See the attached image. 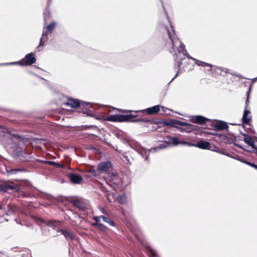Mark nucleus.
<instances>
[{"label":"nucleus","instance_id":"4be33fe9","mask_svg":"<svg viewBox=\"0 0 257 257\" xmlns=\"http://www.w3.org/2000/svg\"><path fill=\"white\" fill-rule=\"evenodd\" d=\"M167 143L169 144V147H171L172 145H173V146H177L180 144V142L178 138L173 137L170 138L168 141H167Z\"/></svg>","mask_w":257,"mask_h":257},{"label":"nucleus","instance_id":"37998d69","mask_svg":"<svg viewBox=\"0 0 257 257\" xmlns=\"http://www.w3.org/2000/svg\"><path fill=\"white\" fill-rule=\"evenodd\" d=\"M215 151L216 152H218L220 154H223V155H224V154H225V153L223 151H220L218 149H217V150H215Z\"/></svg>","mask_w":257,"mask_h":257},{"label":"nucleus","instance_id":"ea45409f","mask_svg":"<svg viewBox=\"0 0 257 257\" xmlns=\"http://www.w3.org/2000/svg\"><path fill=\"white\" fill-rule=\"evenodd\" d=\"M177 124L181 125H186L187 124V123L185 122H182V121H179L177 123Z\"/></svg>","mask_w":257,"mask_h":257},{"label":"nucleus","instance_id":"f3484780","mask_svg":"<svg viewBox=\"0 0 257 257\" xmlns=\"http://www.w3.org/2000/svg\"><path fill=\"white\" fill-rule=\"evenodd\" d=\"M208 121V119L201 115H197L195 116L194 119V121L199 124H205L207 123Z\"/></svg>","mask_w":257,"mask_h":257},{"label":"nucleus","instance_id":"a211bd4d","mask_svg":"<svg viewBox=\"0 0 257 257\" xmlns=\"http://www.w3.org/2000/svg\"><path fill=\"white\" fill-rule=\"evenodd\" d=\"M51 0H48L47 7L46 8L43 13L44 19L45 22H46L47 20L50 17V12L49 10V7L51 3Z\"/></svg>","mask_w":257,"mask_h":257},{"label":"nucleus","instance_id":"1a4fd4ad","mask_svg":"<svg viewBox=\"0 0 257 257\" xmlns=\"http://www.w3.org/2000/svg\"><path fill=\"white\" fill-rule=\"evenodd\" d=\"M36 59L33 53L27 54L25 57L22 59L23 65H30L36 62Z\"/></svg>","mask_w":257,"mask_h":257},{"label":"nucleus","instance_id":"49530a36","mask_svg":"<svg viewBox=\"0 0 257 257\" xmlns=\"http://www.w3.org/2000/svg\"><path fill=\"white\" fill-rule=\"evenodd\" d=\"M248 105V98L247 97L245 100V106H247V107Z\"/></svg>","mask_w":257,"mask_h":257},{"label":"nucleus","instance_id":"bf43d9fd","mask_svg":"<svg viewBox=\"0 0 257 257\" xmlns=\"http://www.w3.org/2000/svg\"><path fill=\"white\" fill-rule=\"evenodd\" d=\"M165 13L166 15H167V13L165 11Z\"/></svg>","mask_w":257,"mask_h":257},{"label":"nucleus","instance_id":"5701e85b","mask_svg":"<svg viewBox=\"0 0 257 257\" xmlns=\"http://www.w3.org/2000/svg\"><path fill=\"white\" fill-rule=\"evenodd\" d=\"M169 147V144L167 143V141L164 142L163 143L160 144L158 147L154 148V151H158L160 150L164 149Z\"/></svg>","mask_w":257,"mask_h":257},{"label":"nucleus","instance_id":"58836bf2","mask_svg":"<svg viewBox=\"0 0 257 257\" xmlns=\"http://www.w3.org/2000/svg\"><path fill=\"white\" fill-rule=\"evenodd\" d=\"M100 210L101 213H102L103 214H107V213L106 212V211L105 210V209L101 207L100 208Z\"/></svg>","mask_w":257,"mask_h":257},{"label":"nucleus","instance_id":"423d86ee","mask_svg":"<svg viewBox=\"0 0 257 257\" xmlns=\"http://www.w3.org/2000/svg\"><path fill=\"white\" fill-rule=\"evenodd\" d=\"M112 167V165L110 162H102L98 165L97 171L100 173H104L106 175L110 173Z\"/></svg>","mask_w":257,"mask_h":257},{"label":"nucleus","instance_id":"e2e57ef3","mask_svg":"<svg viewBox=\"0 0 257 257\" xmlns=\"http://www.w3.org/2000/svg\"><path fill=\"white\" fill-rule=\"evenodd\" d=\"M176 59H178V55H176Z\"/></svg>","mask_w":257,"mask_h":257},{"label":"nucleus","instance_id":"09e8293b","mask_svg":"<svg viewBox=\"0 0 257 257\" xmlns=\"http://www.w3.org/2000/svg\"><path fill=\"white\" fill-rule=\"evenodd\" d=\"M100 217L101 218V219H102V220H104V218H105V216H103V215H101V216H100Z\"/></svg>","mask_w":257,"mask_h":257},{"label":"nucleus","instance_id":"f8f14e48","mask_svg":"<svg viewBox=\"0 0 257 257\" xmlns=\"http://www.w3.org/2000/svg\"><path fill=\"white\" fill-rule=\"evenodd\" d=\"M69 177L71 181L74 184H80L82 181V178L78 174H70Z\"/></svg>","mask_w":257,"mask_h":257},{"label":"nucleus","instance_id":"2eb2a0df","mask_svg":"<svg viewBox=\"0 0 257 257\" xmlns=\"http://www.w3.org/2000/svg\"><path fill=\"white\" fill-rule=\"evenodd\" d=\"M160 106L159 105L147 108L145 111L149 114H156L160 111Z\"/></svg>","mask_w":257,"mask_h":257},{"label":"nucleus","instance_id":"4c0bfd02","mask_svg":"<svg viewBox=\"0 0 257 257\" xmlns=\"http://www.w3.org/2000/svg\"><path fill=\"white\" fill-rule=\"evenodd\" d=\"M147 248L150 251V252L153 256L156 255V251L155 250L152 249L150 246L147 247Z\"/></svg>","mask_w":257,"mask_h":257},{"label":"nucleus","instance_id":"c85d7f7f","mask_svg":"<svg viewBox=\"0 0 257 257\" xmlns=\"http://www.w3.org/2000/svg\"><path fill=\"white\" fill-rule=\"evenodd\" d=\"M117 200L118 202L123 204L125 203L126 201V198L125 195H122L121 196L117 197Z\"/></svg>","mask_w":257,"mask_h":257},{"label":"nucleus","instance_id":"79ce46f5","mask_svg":"<svg viewBox=\"0 0 257 257\" xmlns=\"http://www.w3.org/2000/svg\"><path fill=\"white\" fill-rule=\"evenodd\" d=\"M182 64V63L181 62V60H179V61H178L176 64V65H177V66L179 68L180 67V66H181Z\"/></svg>","mask_w":257,"mask_h":257},{"label":"nucleus","instance_id":"de8ad7c7","mask_svg":"<svg viewBox=\"0 0 257 257\" xmlns=\"http://www.w3.org/2000/svg\"><path fill=\"white\" fill-rule=\"evenodd\" d=\"M114 148L115 149V150L117 151L118 153H120V151L118 150L117 149V146H116L115 147H114Z\"/></svg>","mask_w":257,"mask_h":257},{"label":"nucleus","instance_id":"5fc2aeb1","mask_svg":"<svg viewBox=\"0 0 257 257\" xmlns=\"http://www.w3.org/2000/svg\"><path fill=\"white\" fill-rule=\"evenodd\" d=\"M254 152L257 154V150H255V151H254Z\"/></svg>","mask_w":257,"mask_h":257},{"label":"nucleus","instance_id":"20e7f679","mask_svg":"<svg viewBox=\"0 0 257 257\" xmlns=\"http://www.w3.org/2000/svg\"><path fill=\"white\" fill-rule=\"evenodd\" d=\"M106 183L111 187L115 188L116 185L118 184L119 181L118 174L116 172L110 173L104 176Z\"/></svg>","mask_w":257,"mask_h":257},{"label":"nucleus","instance_id":"864d4df0","mask_svg":"<svg viewBox=\"0 0 257 257\" xmlns=\"http://www.w3.org/2000/svg\"><path fill=\"white\" fill-rule=\"evenodd\" d=\"M162 6H163V9H164V11H165V9H164V6H163V4H162Z\"/></svg>","mask_w":257,"mask_h":257},{"label":"nucleus","instance_id":"aec40b11","mask_svg":"<svg viewBox=\"0 0 257 257\" xmlns=\"http://www.w3.org/2000/svg\"><path fill=\"white\" fill-rule=\"evenodd\" d=\"M18 210V207L15 204L9 205L7 209V215L14 213Z\"/></svg>","mask_w":257,"mask_h":257},{"label":"nucleus","instance_id":"412c9836","mask_svg":"<svg viewBox=\"0 0 257 257\" xmlns=\"http://www.w3.org/2000/svg\"><path fill=\"white\" fill-rule=\"evenodd\" d=\"M59 223H60L59 221H56V220H53L47 221L46 222V224L47 226L53 227L54 229H57Z\"/></svg>","mask_w":257,"mask_h":257},{"label":"nucleus","instance_id":"4d7b16f0","mask_svg":"<svg viewBox=\"0 0 257 257\" xmlns=\"http://www.w3.org/2000/svg\"><path fill=\"white\" fill-rule=\"evenodd\" d=\"M16 222L17 223H20V222H18V221L17 220H16Z\"/></svg>","mask_w":257,"mask_h":257},{"label":"nucleus","instance_id":"f257e3e1","mask_svg":"<svg viewBox=\"0 0 257 257\" xmlns=\"http://www.w3.org/2000/svg\"><path fill=\"white\" fill-rule=\"evenodd\" d=\"M0 136L2 137L1 142L6 148L12 149L15 152L17 156L19 157L23 161H28L26 158V153L23 151V148L20 146L24 144V139L20 136L14 135L6 127L0 128Z\"/></svg>","mask_w":257,"mask_h":257},{"label":"nucleus","instance_id":"7ed1b4c3","mask_svg":"<svg viewBox=\"0 0 257 257\" xmlns=\"http://www.w3.org/2000/svg\"><path fill=\"white\" fill-rule=\"evenodd\" d=\"M137 115L132 114H115L107 117L106 120L112 122H144L149 121L147 119H135Z\"/></svg>","mask_w":257,"mask_h":257},{"label":"nucleus","instance_id":"6ab92c4d","mask_svg":"<svg viewBox=\"0 0 257 257\" xmlns=\"http://www.w3.org/2000/svg\"><path fill=\"white\" fill-rule=\"evenodd\" d=\"M151 151L150 150H147L144 147L141 148L140 151H139L138 153L145 160H147L149 155V152Z\"/></svg>","mask_w":257,"mask_h":257},{"label":"nucleus","instance_id":"a18cd8bd","mask_svg":"<svg viewBox=\"0 0 257 257\" xmlns=\"http://www.w3.org/2000/svg\"><path fill=\"white\" fill-rule=\"evenodd\" d=\"M180 71L179 70L178 71V72L175 75V76L172 78V79L171 80V82H172L178 75V74L179 73Z\"/></svg>","mask_w":257,"mask_h":257},{"label":"nucleus","instance_id":"a19ab883","mask_svg":"<svg viewBox=\"0 0 257 257\" xmlns=\"http://www.w3.org/2000/svg\"><path fill=\"white\" fill-rule=\"evenodd\" d=\"M195 145H196V144H192V143H188V142H187V145H186L187 146H189V147H192V146L195 147Z\"/></svg>","mask_w":257,"mask_h":257},{"label":"nucleus","instance_id":"e433bc0d","mask_svg":"<svg viewBox=\"0 0 257 257\" xmlns=\"http://www.w3.org/2000/svg\"><path fill=\"white\" fill-rule=\"evenodd\" d=\"M93 219L95 221V223H99V222L101 220V218L100 217V216H94L93 217Z\"/></svg>","mask_w":257,"mask_h":257},{"label":"nucleus","instance_id":"f704fd0d","mask_svg":"<svg viewBox=\"0 0 257 257\" xmlns=\"http://www.w3.org/2000/svg\"><path fill=\"white\" fill-rule=\"evenodd\" d=\"M7 209L6 208H4L2 205L0 204V216L7 214Z\"/></svg>","mask_w":257,"mask_h":257},{"label":"nucleus","instance_id":"473e14b6","mask_svg":"<svg viewBox=\"0 0 257 257\" xmlns=\"http://www.w3.org/2000/svg\"><path fill=\"white\" fill-rule=\"evenodd\" d=\"M103 221L107 223L110 226H115V223L114 222V221L110 220L108 218L106 217H105V218H104Z\"/></svg>","mask_w":257,"mask_h":257},{"label":"nucleus","instance_id":"dca6fc26","mask_svg":"<svg viewBox=\"0 0 257 257\" xmlns=\"http://www.w3.org/2000/svg\"><path fill=\"white\" fill-rule=\"evenodd\" d=\"M58 231L60 232L66 238L73 240L75 238L74 234L68 230L60 229L58 230Z\"/></svg>","mask_w":257,"mask_h":257},{"label":"nucleus","instance_id":"72a5a7b5","mask_svg":"<svg viewBox=\"0 0 257 257\" xmlns=\"http://www.w3.org/2000/svg\"><path fill=\"white\" fill-rule=\"evenodd\" d=\"M239 161L242 162L244 164H245L251 167H254V164L253 163H250L249 162H248L244 159H238Z\"/></svg>","mask_w":257,"mask_h":257},{"label":"nucleus","instance_id":"3c124183","mask_svg":"<svg viewBox=\"0 0 257 257\" xmlns=\"http://www.w3.org/2000/svg\"><path fill=\"white\" fill-rule=\"evenodd\" d=\"M224 155H226V156H229V154H228V153H225V154H224Z\"/></svg>","mask_w":257,"mask_h":257},{"label":"nucleus","instance_id":"8fccbe9b","mask_svg":"<svg viewBox=\"0 0 257 257\" xmlns=\"http://www.w3.org/2000/svg\"><path fill=\"white\" fill-rule=\"evenodd\" d=\"M161 108L162 109L163 111L164 112L165 111V107L162 106Z\"/></svg>","mask_w":257,"mask_h":257},{"label":"nucleus","instance_id":"393cba45","mask_svg":"<svg viewBox=\"0 0 257 257\" xmlns=\"http://www.w3.org/2000/svg\"><path fill=\"white\" fill-rule=\"evenodd\" d=\"M18 191H13V193H17L18 194L19 196H22L23 197H29L31 195L30 193L24 192L21 191L19 188L18 187Z\"/></svg>","mask_w":257,"mask_h":257},{"label":"nucleus","instance_id":"6e6552de","mask_svg":"<svg viewBox=\"0 0 257 257\" xmlns=\"http://www.w3.org/2000/svg\"><path fill=\"white\" fill-rule=\"evenodd\" d=\"M18 187L15 185L9 184L7 182L0 184V192L13 193V191H18Z\"/></svg>","mask_w":257,"mask_h":257},{"label":"nucleus","instance_id":"39448f33","mask_svg":"<svg viewBox=\"0 0 257 257\" xmlns=\"http://www.w3.org/2000/svg\"><path fill=\"white\" fill-rule=\"evenodd\" d=\"M64 105L70 106L72 108H77L79 106L83 107L85 105L87 106L86 109L88 108L90 104L83 101H80L78 99L70 98L68 99L67 102H65Z\"/></svg>","mask_w":257,"mask_h":257},{"label":"nucleus","instance_id":"f03ea898","mask_svg":"<svg viewBox=\"0 0 257 257\" xmlns=\"http://www.w3.org/2000/svg\"><path fill=\"white\" fill-rule=\"evenodd\" d=\"M170 26L172 29L171 32L167 26L164 27V29L168 34L170 43L172 45L174 51L176 50L179 53H183L184 56H186L189 59H191L194 60V58L191 57L190 55H187V51L185 49V45L180 41L179 38L176 36L174 28L171 24Z\"/></svg>","mask_w":257,"mask_h":257},{"label":"nucleus","instance_id":"680f3d73","mask_svg":"<svg viewBox=\"0 0 257 257\" xmlns=\"http://www.w3.org/2000/svg\"><path fill=\"white\" fill-rule=\"evenodd\" d=\"M145 246H146V247H148L149 246H147L146 244H145Z\"/></svg>","mask_w":257,"mask_h":257},{"label":"nucleus","instance_id":"13d9d810","mask_svg":"<svg viewBox=\"0 0 257 257\" xmlns=\"http://www.w3.org/2000/svg\"><path fill=\"white\" fill-rule=\"evenodd\" d=\"M165 13L166 15H167V13L165 11Z\"/></svg>","mask_w":257,"mask_h":257},{"label":"nucleus","instance_id":"ddd939ff","mask_svg":"<svg viewBox=\"0 0 257 257\" xmlns=\"http://www.w3.org/2000/svg\"><path fill=\"white\" fill-rule=\"evenodd\" d=\"M210 143L204 141H200L197 142L196 145H195V147H198L201 149L205 150H211L210 148Z\"/></svg>","mask_w":257,"mask_h":257},{"label":"nucleus","instance_id":"b1692460","mask_svg":"<svg viewBox=\"0 0 257 257\" xmlns=\"http://www.w3.org/2000/svg\"><path fill=\"white\" fill-rule=\"evenodd\" d=\"M216 127L218 130H225L227 128V124L224 121H220L216 125Z\"/></svg>","mask_w":257,"mask_h":257},{"label":"nucleus","instance_id":"9d476101","mask_svg":"<svg viewBox=\"0 0 257 257\" xmlns=\"http://www.w3.org/2000/svg\"><path fill=\"white\" fill-rule=\"evenodd\" d=\"M6 172L8 175H16L20 172H25L27 170L23 168H12L10 167H5Z\"/></svg>","mask_w":257,"mask_h":257},{"label":"nucleus","instance_id":"cd10ccee","mask_svg":"<svg viewBox=\"0 0 257 257\" xmlns=\"http://www.w3.org/2000/svg\"><path fill=\"white\" fill-rule=\"evenodd\" d=\"M194 60L196 61V63L195 64L196 65H197L198 66H202V67H206V66H209V67H211V65L209 64V63H205V62H202V61H198L196 59H194Z\"/></svg>","mask_w":257,"mask_h":257},{"label":"nucleus","instance_id":"c756f323","mask_svg":"<svg viewBox=\"0 0 257 257\" xmlns=\"http://www.w3.org/2000/svg\"><path fill=\"white\" fill-rule=\"evenodd\" d=\"M122 156V159L124 163H126V164L130 165L131 162L128 158V157L126 155L125 153L121 154Z\"/></svg>","mask_w":257,"mask_h":257},{"label":"nucleus","instance_id":"2f4dec72","mask_svg":"<svg viewBox=\"0 0 257 257\" xmlns=\"http://www.w3.org/2000/svg\"><path fill=\"white\" fill-rule=\"evenodd\" d=\"M17 64L23 65L22 60L18 62H14L0 64V65H17Z\"/></svg>","mask_w":257,"mask_h":257},{"label":"nucleus","instance_id":"052dcab7","mask_svg":"<svg viewBox=\"0 0 257 257\" xmlns=\"http://www.w3.org/2000/svg\"><path fill=\"white\" fill-rule=\"evenodd\" d=\"M165 13L166 15H167V13L165 11Z\"/></svg>","mask_w":257,"mask_h":257},{"label":"nucleus","instance_id":"4468645a","mask_svg":"<svg viewBox=\"0 0 257 257\" xmlns=\"http://www.w3.org/2000/svg\"><path fill=\"white\" fill-rule=\"evenodd\" d=\"M244 141L247 144L251 146L252 148L257 150L254 141L249 136L246 134L244 135Z\"/></svg>","mask_w":257,"mask_h":257},{"label":"nucleus","instance_id":"6e6d98bb","mask_svg":"<svg viewBox=\"0 0 257 257\" xmlns=\"http://www.w3.org/2000/svg\"><path fill=\"white\" fill-rule=\"evenodd\" d=\"M92 173L93 175H94V174H95V172L94 171L92 172Z\"/></svg>","mask_w":257,"mask_h":257},{"label":"nucleus","instance_id":"c03bdc74","mask_svg":"<svg viewBox=\"0 0 257 257\" xmlns=\"http://www.w3.org/2000/svg\"><path fill=\"white\" fill-rule=\"evenodd\" d=\"M187 143V142H186V141H181V142H180V144H182V145H185V146H186Z\"/></svg>","mask_w":257,"mask_h":257},{"label":"nucleus","instance_id":"9b49d317","mask_svg":"<svg viewBox=\"0 0 257 257\" xmlns=\"http://www.w3.org/2000/svg\"><path fill=\"white\" fill-rule=\"evenodd\" d=\"M250 112L247 109V106H245L242 121L244 124H248L251 120V116L250 115Z\"/></svg>","mask_w":257,"mask_h":257},{"label":"nucleus","instance_id":"7c9ffc66","mask_svg":"<svg viewBox=\"0 0 257 257\" xmlns=\"http://www.w3.org/2000/svg\"><path fill=\"white\" fill-rule=\"evenodd\" d=\"M43 162L48 164L49 165L53 166L56 167H62V165H60L59 163H57L53 161H43Z\"/></svg>","mask_w":257,"mask_h":257},{"label":"nucleus","instance_id":"bb28decb","mask_svg":"<svg viewBox=\"0 0 257 257\" xmlns=\"http://www.w3.org/2000/svg\"><path fill=\"white\" fill-rule=\"evenodd\" d=\"M92 226L96 227L98 229L104 231L105 230L106 227L102 223H93L92 224Z\"/></svg>","mask_w":257,"mask_h":257},{"label":"nucleus","instance_id":"603ef678","mask_svg":"<svg viewBox=\"0 0 257 257\" xmlns=\"http://www.w3.org/2000/svg\"><path fill=\"white\" fill-rule=\"evenodd\" d=\"M253 168L257 170V165L254 164V167H253Z\"/></svg>","mask_w":257,"mask_h":257},{"label":"nucleus","instance_id":"0eeeda50","mask_svg":"<svg viewBox=\"0 0 257 257\" xmlns=\"http://www.w3.org/2000/svg\"><path fill=\"white\" fill-rule=\"evenodd\" d=\"M55 27V23L53 22L52 23H51L50 25H48L46 27V28H44L42 36L40 39L39 45L37 47L38 49H39V48L40 46H42L44 45V42H43V40L44 39H47L48 33L49 32H51L54 29Z\"/></svg>","mask_w":257,"mask_h":257},{"label":"nucleus","instance_id":"a878e982","mask_svg":"<svg viewBox=\"0 0 257 257\" xmlns=\"http://www.w3.org/2000/svg\"><path fill=\"white\" fill-rule=\"evenodd\" d=\"M130 146L132 149L134 150L137 152H138L139 151H140L141 148H143L138 143H136L133 145H131Z\"/></svg>","mask_w":257,"mask_h":257},{"label":"nucleus","instance_id":"c9c22d12","mask_svg":"<svg viewBox=\"0 0 257 257\" xmlns=\"http://www.w3.org/2000/svg\"><path fill=\"white\" fill-rule=\"evenodd\" d=\"M134 234H135V236H136L137 238L143 244H145V242H144V240L142 238V237L140 236L139 235L137 234H136L134 233Z\"/></svg>","mask_w":257,"mask_h":257}]
</instances>
